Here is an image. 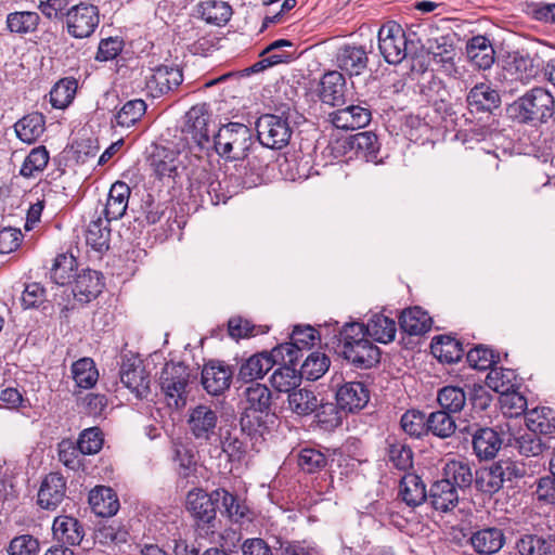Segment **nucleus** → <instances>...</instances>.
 I'll use <instances>...</instances> for the list:
<instances>
[{
  "label": "nucleus",
  "instance_id": "1",
  "mask_svg": "<svg viewBox=\"0 0 555 555\" xmlns=\"http://www.w3.org/2000/svg\"><path fill=\"white\" fill-rule=\"evenodd\" d=\"M491 64H488V102L499 108L502 101L512 98L519 88L537 76L540 60L513 51L504 43L491 44Z\"/></svg>",
  "mask_w": 555,
  "mask_h": 555
},
{
  "label": "nucleus",
  "instance_id": "2",
  "mask_svg": "<svg viewBox=\"0 0 555 555\" xmlns=\"http://www.w3.org/2000/svg\"><path fill=\"white\" fill-rule=\"evenodd\" d=\"M246 408L240 420L242 430L253 440L255 447L263 440L275 424L276 415L272 409V392L263 384H253L245 390Z\"/></svg>",
  "mask_w": 555,
  "mask_h": 555
},
{
  "label": "nucleus",
  "instance_id": "3",
  "mask_svg": "<svg viewBox=\"0 0 555 555\" xmlns=\"http://www.w3.org/2000/svg\"><path fill=\"white\" fill-rule=\"evenodd\" d=\"M512 448L518 449L519 453L525 456H538L544 451L545 443L539 435L530 430L516 437L508 422H499L492 427H488V461L495 457L501 450L504 455L512 453L509 451Z\"/></svg>",
  "mask_w": 555,
  "mask_h": 555
},
{
  "label": "nucleus",
  "instance_id": "4",
  "mask_svg": "<svg viewBox=\"0 0 555 555\" xmlns=\"http://www.w3.org/2000/svg\"><path fill=\"white\" fill-rule=\"evenodd\" d=\"M511 117L533 127L545 124L555 114L554 96L544 88L537 87L507 106Z\"/></svg>",
  "mask_w": 555,
  "mask_h": 555
},
{
  "label": "nucleus",
  "instance_id": "5",
  "mask_svg": "<svg viewBox=\"0 0 555 555\" xmlns=\"http://www.w3.org/2000/svg\"><path fill=\"white\" fill-rule=\"evenodd\" d=\"M212 143L219 156L231 160H244L255 141L251 130L246 125L229 122L219 128Z\"/></svg>",
  "mask_w": 555,
  "mask_h": 555
},
{
  "label": "nucleus",
  "instance_id": "6",
  "mask_svg": "<svg viewBox=\"0 0 555 555\" xmlns=\"http://www.w3.org/2000/svg\"><path fill=\"white\" fill-rule=\"evenodd\" d=\"M190 377L191 371L185 364L166 363L160 373L159 385L168 408L180 410L185 406Z\"/></svg>",
  "mask_w": 555,
  "mask_h": 555
},
{
  "label": "nucleus",
  "instance_id": "7",
  "mask_svg": "<svg viewBox=\"0 0 555 555\" xmlns=\"http://www.w3.org/2000/svg\"><path fill=\"white\" fill-rule=\"evenodd\" d=\"M256 130L259 144L271 150L285 147L293 134L286 111H282L280 115H261L256 121Z\"/></svg>",
  "mask_w": 555,
  "mask_h": 555
},
{
  "label": "nucleus",
  "instance_id": "8",
  "mask_svg": "<svg viewBox=\"0 0 555 555\" xmlns=\"http://www.w3.org/2000/svg\"><path fill=\"white\" fill-rule=\"evenodd\" d=\"M378 49L389 64H399L408 56L409 41L400 24L389 21L379 28Z\"/></svg>",
  "mask_w": 555,
  "mask_h": 555
},
{
  "label": "nucleus",
  "instance_id": "9",
  "mask_svg": "<svg viewBox=\"0 0 555 555\" xmlns=\"http://www.w3.org/2000/svg\"><path fill=\"white\" fill-rule=\"evenodd\" d=\"M218 411L207 404H197L188 413L186 425L189 433L196 440L205 443L216 439L219 435Z\"/></svg>",
  "mask_w": 555,
  "mask_h": 555
},
{
  "label": "nucleus",
  "instance_id": "10",
  "mask_svg": "<svg viewBox=\"0 0 555 555\" xmlns=\"http://www.w3.org/2000/svg\"><path fill=\"white\" fill-rule=\"evenodd\" d=\"M67 33L77 39L89 38L100 23V11L94 4L80 2L65 13Z\"/></svg>",
  "mask_w": 555,
  "mask_h": 555
},
{
  "label": "nucleus",
  "instance_id": "11",
  "mask_svg": "<svg viewBox=\"0 0 555 555\" xmlns=\"http://www.w3.org/2000/svg\"><path fill=\"white\" fill-rule=\"evenodd\" d=\"M183 82L182 68L177 64H160L150 69L145 77V88L152 98L168 95Z\"/></svg>",
  "mask_w": 555,
  "mask_h": 555
},
{
  "label": "nucleus",
  "instance_id": "12",
  "mask_svg": "<svg viewBox=\"0 0 555 555\" xmlns=\"http://www.w3.org/2000/svg\"><path fill=\"white\" fill-rule=\"evenodd\" d=\"M234 372L223 361L210 360L202 369L203 388L211 396H220L231 386Z\"/></svg>",
  "mask_w": 555,
  "mask_h": 555
},
{
  "label": "nucleus",
  "instance_id": "13",
  "mask_svg": "<svg viewBox=\"0 0 555 555\" xmlns=\"http://www.w3.org/2000/svg\"><path fill=\"white\" fill-rule=\"evenodd\" d=\"M120 382L135 395L137 398H146L150 393V374L141 360L125 359L119 370Z\"/></svg>",
  "mask_w": 555,
  "mask_h": 555
},
{
  "label": "nucleus",
  "instance_id": "14",
  "mask_svg": "<svg viewBox=\"0 0 555 555\" xmlns=\"http://www.w3.org/2000/svg\"><path fill=\"white\" fill-rule=\"evenodd\" d=\"M185 118L186 131L192 135V139L199 149H206L210 143V133L212 132L209 128L212 118L209 105L202 103L192 106L186 112Z\"/></svg>",
  "mask_w": 555,
  "mask_h": 555
},
{
  "label": "nucleus",
  "instance_id": "15",
  "mask_svg": "<svg viewBox=\"0 0 555 555\" xmlns=\"http://www.w3.org/2000/svg\"><path fill=\"white\" fill-rule=\"evenodd\" d=\"M317 338V331L312 326L296 325L291 335L292 341L273 348V354H282L284 362L294 363L298 360V352L313 346Z\"/></svg>",
  "mask_w": 555,
  "mask_h": 555
},
{
  "label": "nucleus",
  "instance_id": "16",
  "mask_svg": "<svg viewBox=\"0 0 555 555\" xmlns=\"http://www.w3.org/2000/svg\"><path fill=\"white\" fill-rule=\"evenodd\" d=\"M280 359L282 354H273V349L253 354L240 365L236 378L242 383L261 379Z\"/></svg>",
  "mask_w": 555,
  "mask_h": 555
},
{
  "label": "nucleus",
  "instance_id": "17",
  "mask_svg": "<svg viewBox=\"0 0 555 555\" xmlns=\"http://www.w3.org/2000/svg\"><path fill=\"white\" fill-rule=\"evenodd\" d=\"M370 390L361 382H348L336 390V402L345 413H356L366 406Z\"/></svg>",
  "mask_w": 555,
  "mask_h": 555
},
{
  "label": "nucleus",
  "instance_id": "18",
  "mask_svg": "<svg viewBox=\"0 0 555 555\" xmlns=\"http://www.w3.org/2000/svg\"><path fill=\"white\" fill-rule=\"evenodd\" d=\"M66 479L61 473L48 474L38 491V504L44 509H55L66 496Z\"/></svg>",
  "mask_w": 555,
  "mask_h": 555
},
{
  "label": "nucleus",
  "instance_id": "19",
  "mask_svg": "<svg viewBox=\"0 0 555 555\" xmlns=\"http://www.w3.org/2000/svg\"><path fill=\"white\" fill-rule=\"evenodd\" d=\"M220 504L221 498L216 496V490L210 494L204 491L190 492L186 499L188 509L196 519L206 525H211L216 519Z\"/></svg>",
  "mask_w": 555,
  "mask_h": 555
},
{
  "label": "nucleus",
  "instance_id": "20",
  "mask_svg": "<svg viewBox=\"0 0 555 555\" xmlns=\"http://www.w3.org/2000/svg\"><path fill=\"white\" fill-rule=\"evenodd\" d=\"M486 89L483 83L476 85L467 95L468 115L466 120L475 122L474 128L469 130L470 140L481 142L485 139V126L479 124L486 112Z\"/></svg>",
  "mask_w": 555,
  "mask_h": 555
},
{
  "label": "nucleus",
  "instance_id": "21",
  "mask_svg": "<svg viewBox=\"0 0 555 555\" xmlns=\"http://www.w3.org/2000/svg\"><path fill=\"white\" fill-rule=\"evenodd\" d=\"M332 124L344 130H354L367 126L372 114L369 107L349 105L330 114Z\"/></svg>",
  "mask_w": 555,
  "mask_h": 555
},
{
  "label": "nucleus",
  "instance_id": "22",
  "mask_svg": "<svg viewBox=\"0 0 555 555\" xmlns=\"http://www.w3.org/2000/svg\"><path fill=\"white\" fill-rule=\"evenodd\" d=\"M367 52L361 46L341 47L336 54L337 66L349 76H358L367 67Z\"/></svg>",
  "mask_w": 555,
  "mask_h": 555
},
{
  "label": "nucleus",
  "instance_id": "23",
  "mask_svg": "<svg viewBox=\"0 0 555 555\" xmlns=\"http://www.w3.org/2000/svg\"><path fill=\"white\" fill-rule=\"evenodd\" d=\"M102 274L99 271L86 269L76 276L73 294L78 301L90 302L102 293Z\"/></svg>",
  "mask_w": 555,
  "mask_h": 555
},
{
  "label": "nucleus",
  "instance_id": "24",
  "mask_svg": "<svg viewBox=\"0 0 555 555\" xmlns=\"http://www.w3.org/2000/svg\"><path fill=\"white\" fill-rule=\"evenodd\" d=\"M320 99L323 103L338 106L345 103L346 79L337 70L325 73L320 82Z\"/></svg>",
  "mask_w": 555,
  "mask_h": 555
},
{
  "label": "nucleus",
  "instance_id": "25",
  "mask_svg": "<svg viewBox=\"0 0 555 555\" xmlns=\"http://www.w3.org/2000/svg\"><path fill=\"white\" fill-rule=\"evenodd\" d=\"M247 435L236 426H220L219 435L221 452L224 453L230 462H241L246 454V446L242 440V435Z\"/></svg>",
  "mask_w": 555,
  "mask_h": 555
},
{
  "label": "nucleus",
  "instance_id": "26",
  "mask_svg": "<svg viewBox=\"0 0 555 555\" xmlns=\"http://www.w3.org/2000/svg\"><path fill=\"white\" fill-rule=\"evenodd\" d=\"M490 354V362L488 364V388L493 390L494 395L502 391L511 390L515 387L516 375L511 369L498 367L496 363L500 361L499 353L488 348Z\"/></svg>",
  "mask_w": 555,
  "mask_h": 555
},
{
  "label": "nucleus",
  "instance_id": "27",
  "mask_svg": "<svg viewBox=\"0 0 555 555\" xmlns=\"http://www.w3.org/2000/svg\"><path fill=\"white\" fill-rule=\"evenodd\" d=\"M341 354L354 367L361 370L371 369L380 361V349L370 340L362 341L356 348L350 345Z\"/></svg>",
  "mask_w": 555,
  "mask_h": 555
},
{
  "label": "nucleus",
  "instance_id": "28",
  "mask_svg": "<svg viewBox=\"0 0 555 555\" xmlns=\"http://www.w3.org/2000/svg\"><path fill=\"white\" fill-rule=\"evenodd\" d=\"M131 189L124 181H116L112 184L105 207L103 209L104 216L108 220L120 219L128 207Z\"/></svg>",
  "mask_w": 555,
  "mask_h": 555
},
{
  "label": "nucleus",
  "instance_id": "29",
  "mask_svg": "<svg viewBox=\"0 0 555 555\" xmlns=\"http://www.w3.org/2000/svg\"><path fill=\"white\" fill-rule=\"evenodd\" d=\"M431 506L443 513L452 511L459 503L457 489L448 479L434 482L429 490Z\"/></svg>",
  "mask_w": 555,
  "mask_h": 555
},
{
  "label": "nucleus",
  "instance_id": "30",
  "mask_svg": "<svg viewBox=\"0 0 555 555\" xmlns=\"http://www.w3.org/2000/svg\"><path fill=\"white\" fill-rule=\"evenodd\" d=\"M89 504L94 514L101 517H112L119 509V500L116 492L109 488L100 486L89 493Z\"/></svg>",
  "mask_w": 555,
  "mask_h": 555
},
{
  "label": "nucleus",
  "instance_id": "31",
  "mask_svg": "<svg viewBox=\"0 0 555 555\" xmlns=\"http://www.w3.org/2000/svg\"><path fill=\"white\" fill-rule=\"evenodd\" d=\"M216 496L221 498L220 512L225 513L232 521L241 525L245 521H253L254 512L244 502H241L237 496L224 489H217Z\"/></svg>",
  "mask_w": 555,
  "mask_h": 555
},
{
  "label": "nucleus",
  "instance_id": "32",
  "mask_svg": "<svg viewBox=\"0 0 555 555\" xmlns=\"http://www.w3.org/2000/svg\"><path fill=\"white\" fill-rule=\"evenodd\" d=\"M53 534L64 544L78 545L85 535L82 525L72 516H59L53 521Z\"/></svg>",
  "mask_w": 555,
  "mask_h": 555
},
{
  "label": "nucleus",
  "instance_id": "33",
  "mask_svg": "<svg viewBox=\"0 0 555 555\" xmlns=\"http://www.w3.org/2000/svg\"><path fill=\"white\" fill-rule=\"evenodd\" d=\"M493 401L500 406L504 417H518L527 408V399L515 387L498 395L488 393V403Z\"/></svg>",
  "mask_w": 555,
  "mask_h": 555
},
{
  "label": "nucleus",
  "instance_id": "34",
  "mask_svg": "<svg viewBox=\"0 0 555 555\" xmlns=\"http://www.w3.org/2000/svg\"><path fill=\"white\" fill-rule=\"evenodd\" d=\"M399 325L409 335H423L431 328V318L422 308L412 307L401 312Z\"/></svg>",
  "mask_w": 555,
  "mask_h": 555
},
{
  "label": "nucleus",
  "instance_id": "35",
  "mask_svg": "<svg viewBox=\"0 0 555 555\" xmlns=\"http://www.w3.org/2000/svg\"><path fill=\"white\" fill-rule=\"evenodd\" d=\"M106 217L103 219L99 216L96 219L90 221L86 230V243L93 250L104 253L109 248L111 228Z\"/></svg>",
  "mask_w": 555,
  "mask_h": 555
},
{
  "label": "nucleus",
  "instance_id": "36",
  "mask_svg": "<svg viewBox=\"0 0 555 555\" xmlns=\"http://www.w3.org/2000/svg\"><path fill=\"white\" fill-rule=\"evenodd\" d=\"M348 145L357 157L377 163L379 143L375 133L371 131L359 132L349 138Z\"/></svg>",
  "mask_w": 555,
  "mask_h": 555
},
{
  "label": "nucleus",
  "instance_id": "37",
  "mask_svg": "<svg viewBox=\"0 0 555 555\" xmlns=\"http://www.w3.org/2000/svg\"><path fill=\"white\" fill-rule=\"evenodd\" d=\"M399 495L406 505L418 506L427 499L426 486L420 476L408 474L400 481Z\"/></svg>",
  "mask_w": 555,
  "mask_h": 555
},
{
  "label": "nucleus",
  "instance_id": "38",
  "mask_svg": "<svg viewBox=\"0 0 555 555\" xmlns=\"http://www.w3.org/2000/svg\"><path fill=\"white\" fill-rule=\"evenodd\" d=\"M16 135L28 144L36 142L46 129L44 116L31 113L21 118L14 126Z\"/></svg>",
  "mask_w": 555,
  "mask_h": 555
},
{
  "label": "nucleus",
  "instance_id": "39",
  "mask_svg": "<svg viewBox=\"0 0 555 555\" xmlns=\"http://www.w3.org/2000/svg\"><path fill=\"white\" fill-rule=\"evenodd\" d=\"M367 335L374 340L388 344L395 339L397 327L393 319L375 313L365 325Z\"/></svg>",
  "mask_w": 555,
  "mask_h": 555
},
{
  "label": "nucleus",
  "instance_id": "40",
  "mask_svg": "<svg viewBox=\"0 0 555 555\" xmlns=\"http://www.w3.org/2000/svg\"><path fill=\"white\" fill-rule=\"evenodd\" d=\"M431 349L440 361L447 363H455L464 356L462 343L448 335L435 337Z\"/></svg>",
  "mask_w": 555,
  "mask_h": 555
},
{
  "label": "nucleus",
  "instance_id": "41",
  "mask_svg": "<svg viewBox=\"0 0 555 555\" xmlns=\"http://www.w3.org/2000/svg\"><path fill=\"white\" fill-rule=\"evenodd\" d=\"M456 430L453 415L444 410H438L427 415V435L431 434L440 439L452 437Z\"/></svg>",
  "mask_w": 555,
  "mask_h": 555
},
{
  "label": "nucleus",
  "instance_id": "42",
  "mask_svg": "<svg viewBox=\"0 0 555 555\" xmlns=\"http://www.w3.org/2000/svg\"><path fill=\"white\" fill-rule=\"evenodd\" d=\"M288 408L299 416H307L317 411L320 403L313 391L306 388L288 392Z\"/></svg>",
  "mask_w": 555,
  "mask_h": 555
},
{
  "label": "nucleus",
  "instance_id": "43",
  "mask_svg": "<svg viewBox=\"0 0 555 555\" xmlns=\"http://www.w3.org/2000/svg\"><path fill=\"white\" fill-rule=\"evenodd\" d=\"M284 364L278 367L271 375L270 382L272 387L279 392H291L301 382L299 371L296 363Z\"/></svg>",
  "mask_w": 555,
  "mask_h": 555
},
{
  "label": "nucleus",
  "instance_id": "44",
  "mask_svg": "<svg viewBox=\"0 0 555 555\" xmlns=\"http://www.w3.org/2000/svg\"><path fill=\"white\" fill-rule=\"evenodd\" d=\"M387 454L389 462L399 469L406 470L413 465V452L411 448L396 437H388L386 439Z\"/></svg>",
  "mask_w": 555,
  "mask_h": 555
},
{
  "label": "nucleus",
  "instance_id": "45",
  "mask_svg": "<svg viewBox=\"0 0 555 555\" xmlns=\"http://www.w3.org/2000/svg\"><path fill=\"white\" fill-rule=\"evenodd\" d=\"M548 408L533 409L526 413L525 421L528 430L539 435L555 433V417L551 416Z\"/></svg>",
  "mask_w": 555,
  "mask_h": 555
},
{
  "label": "nucleus",
  "instance_id": "46",
  "mask_svg": "<svg viewBox=\"0 0 555 555\" xmlns=\"http://www.w3.org/2000/svg\"><path fill=\"white\" fill-rule=\"evenodd\" d=\"M330 365L331 360L325 353L313 351L307 356L298 371L301 379L317 380L327 372Z\"/></svg>",
  "mask_w": 555,
  "mask_h": 555
},
{
  "label": "nucleus",
  "instance_id": "47",
  "mask_svg": "<svg viewBox=\"0 0 555 555\" xmlns=\"http://www.w3.org/2000/svg\"><path fill=\"white\" fill-rule=\"evenodd\" d=\"M77 91V80L66 77L59 80L50 91V103L54 108L64 109L74 100Z\"/></svg>",
  "mask_w": 555,
  "mask_h": 555
},
{
  "label": "nucleus",
  "instance_id": "48",
  "mask_svg": "<svg viewBox=\"0 0 555 555\" xmlns=\"http://www.w3.org/2000/svg\"><path fill=\"white\" fill-rule=\"evenodd\" d=\"M515 475V466L509 460H500L488 467V493L500 490L505 480H511Z\"/></svg>",
  "mask_w": 555,
  "mask_h": 555
},
{
  "label": "nucleus",
  "instance_id": "49",
  "mask_svg": "<svg viewBox=\"0 0 555 555\" xmlns=\"http://www.w3.org/2000/svg\"><path fill=\"white\" fill-rule=\"evenodd\" d=\"M40 22V16L37 12L21 11L13 12L7 16V26L11 33L24 35L34 33Z\"/></svg>",
  "mask_w": 555,
  "mask_h": 555
},
{
  "label": "nucleus",
  "instance_id": "50",
  "mask_svg": "<svg viewBox=\"0 0 555 555\" xmlns=\"http://www.w3.org/2000/svg\"><path fill=\"white\" fill-rule=\"evenodd\" d=\"M217 175L205 166L192 168L189 175V190L194 198H199L205 204V191L209 189L210 182Z\"/></svg>",
  "mask_w": 555,
  "mask_h": 555
},
{
  "label": "nucleus",
  "instance_id": "51",
  "mask_svg": "<svg viewBox=\"0 0 555 555\" xmlns=\"http://www.w3.org/2000/svg\"><path fill=\"white\" fill-rule=\"evenodd\" d=\"M264 172L254 164L240 165L235 168V172L229 175V181L235 182L237 189H251L260 184L263 180Z\"/></svg>",
  "mask_w": 555,
  "mask_h": 555
},
{
  "label": "nucleus",
  "instance_id": "52",
  "mask_svg": "<svg viewBox=\"0 0 555 555\" xmlns=\"http://www.w3.org/2000/svg\"><path fill=\"white\" fill-rule=\"evenodd\" d=\"M72 373L77 386L85 389L92 388L99 378V372L90 358H82L74 362Z\"/></svg>",
  "mask_w": 555,
  "mask_h": 555
},
{
  "label": "nucleus",
  "instance_id": "53",
  "mask_svg": "<svg viewBox=\"0 0 555 555\" xmlns=\"http://www.w3.org/2000/svg\"><path fill=\"white\" fill-rule=\"evenodd\" d=\"M199 12L207 23L218 26L225 24L232 15L231 7L227 2L217 0L202 2Z\"/></svg>",
  "mask_w": 555,
  "mask_h": 555
},
{
  "label": "nucleus",
  "instance_id": "54",
  "mask_svg": "<svg viewBox=\"0 0 555 555\" xmlns=\"http://www.w3.org/2000/svg\"><path fill=\"white\" fill-rule=\"evenodd\" d=\"M437 400L442 410L454 414L463 410L467 397L462 388L446 386L438 391Z\"/></svg>",
  "mask_w": 555,
  "mask_h": 555
},
{
  "label": "nucleus",
  "instance_id": "55",
  "mask_svg": "<svg viewBox=\"0 0 555 555\" xmlns=\"http://www.w3.org/2000/svg\"><path fill=\"white\" fill-rule=\"evenodd\" d=\"M128 538L129 532L121 524L116 521L101 525L95 532L96 541L106 546L127 543Z\"/></svg>",
  "mask_w": 555,
  "mask_h": 555
},
{
  "label": "nucleus",
  "instance_id": "56",
  "mask_svg": "<svg viewBox=\"0 0 555 555\" xmlns=\"http://www.w3.org/2000/svg\"><path fill=\"white\" fill-rule=\"evenodd\" d=\"M338 333L341 343V351H346L350 345L356 348L362 341H369L365 325L360 322L346 323L341 328H334Z\"/></svg>",
  "mask_w": 555,
  "mask_h": 555
},
{
  "label": "nucleus",
  "instance_id": "57",
  "mask_svg": "<svg viewBox=\"0 0 555 555\" xmlns=\"http://www.w3.org/2000/svg\"><path fill=\"white\" fill-rule=\"evenodd\" d=\"M145 112L146 104L143 100H130L126 102L115 115L116 125L129 128L138 122Z\"/></svg>",
  "mask_w": 555,
  "mask_h": 555
},
{
  "label": "nucleus",
  "instance_id": "58",
  "mask_svg": "<svg viewBox=\"0 0 555 555\" xmlns=\"http://www.w3.org/2000/svg\"><path fill=\"white\" fill-rule=\"evenodd\" d=\"M443 479L450 480L456 489H462L472 485L473 474L467 464L450 461L443 468Z\"/></svg>",
  "mask_w": 555,
  "mask_h": 555
},
{
  "label": "nucleus",
  "instance_id": "59",
  "mask_svg": "<svg viewBox=\"0 0 555 555\" xmlns=\"http://www.w3.org/2000/svg\"><path fill=\"white\" fill-rule=\"evenodd\" d=\"M49 163V152L46 146H37L25 158L20 173L25 178H31L36 172L42 171Z\"/></svg>",
  "mask_w": 555,
  "mask_h": 555
},
{
  "label": "nucleus",
  "instance_id": "60",
  "mask_svg": "<svg viewBox=\"0 0 555 555\" xmlns=\"http://www.w3.org/2000/svg\"><path fill=\"white\" fill-rule=\"evenodd\" d=\"M400 425L411 437L421 438L427 435V415L418 410H409L402 416Z\"/></svg>",
  "mask_w": 555,
  "mask_h": 555
},
{
  "label": "nucleus",
  "instance_id": "61",
  "mask_svg": "<svg viewBox=\"0 0 555 555\" xmlns=\"http://www.w3.org/2000/svg\"><path fill=\"white\" fill-rule=\"evenodd\" d=\"M298 466L308 474H314L327 465V457L314 448L301 449L297 456Z\"/></svg>",
  "mask_w": 555,
  "mask_h": 555
},
{
  "label": "nucleus",
  "instance_id": "62",
  "mask_svg": "<svg viewBox=\"0 0 555 555\" xmlns=\"http://www.w3.org/2000/svg\"><path fill=\"white\" fill-rule=\"evenodd\" d=\"M103 442L101 429L99 427H90L80 433L77 446L83 455H92L102 449Z\"/></svg>",
  "mask_w": 555,
  "mask_h": 555
},
{
  "label": "nucleus",
  "instance_id": "63",
  "mask_svg": "<svg viewBox=\"0 0 555 555\" xmlns=\"http://www.w3.org/2000/svg\"><path fill=\"white\" fill-rule=\"evenodd\" d=\"M546 537L528 534L519 539L517 548L520 555H551Z\"/></svg>",
  "mask_w": 555,
  "mask_h": 555
},
{
  "label": "nucleus",
  "instance_id": "64",
  "mask_svg": "<svg viewBox=\"0 0 555 555\" xmlns=\"http://www.w3.org/2000/svg\"><path fill=\"white\" fill-rule=\"evenodd\" d=\"M7 551L9 555H38L40 544L31 534H21L11 540Z\"/></svg>",
  "mask_w": 555,
  "mask_h": 555
}]
</instances>
